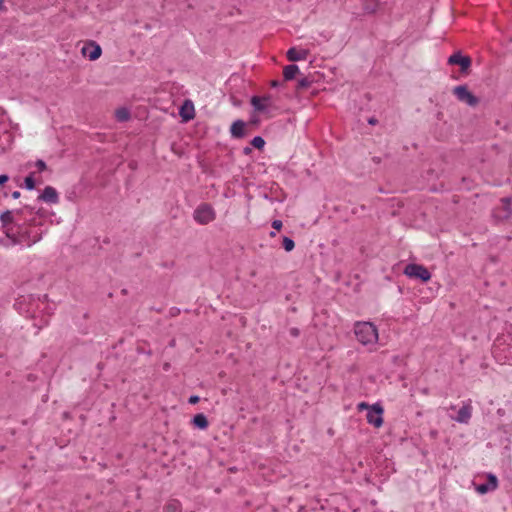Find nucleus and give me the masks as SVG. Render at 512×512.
<instances>
[{
  "label": "nucleus",
  "mask_w": 512,
  "mask_h": 512,
  "mask_svg": "<svg viewBox=\"0 0 512 512\" xmlns=\"http://www.w3.org/2000/svg\"><path fill=\"white\" fill-rule=\"evenodd\" d=\"M37 214H38V215H40V216H42V215H43V213H42V211H41V210H38V211H37Z\"/></svg>",
  "instance_id": "79ce46f5"
},
{
  "label": "nucleus",
  "mask_w": 512,
  "mask_h": 512,
  "mask_svg": "<svg viewBox=\"0 0 512 512\" xmlns=\"http://www.w3.org/2000/svg\"><path fill=\"white\" fill-rule=\"evenodd\" d=\"M252 124L257 125L259 123V119L257 117H253L250 121Z\"/></svg>",
  "instance_id": "58836bf2"
},
{
  "label": "nucleus",
  "mask_w": 512,
  "mask_h": 512,
  "mask_svg": "<svg viewBox=\"0 0 512 512\" xmlns=\"http://www.w3.org/2000/svg\"><path fill=\"white\" fill-rule=\"evenodd\" d=\"M497 488H498V479L492 473H489L487 475V481L485 483L475 485V490L479 494H482V495L486 494L488 492H492V491L496 490Z\"/></svg>",
  "instance_id": "0eeeda50"
},
{
  "label": "nucleus",
  "mask_w": 512,
  "mask_h": 512,
  "mask_svg": "<svg viewBox=\"0 0 512 512\" xmlns=\"http://www.w3.org/2000/svg\"><path fill=\"white\" fill-rule=\"evenodd\" d=\"M263 102L267 104V107L271 104L272 96L266 95L264 97H261Z\"/></svg>",
  "instance_id": "72a5a7b5"
},
{
  "label": "nucleus",
  "mask_w": 512,
  "mask_h": 512,
  "mask_svg": "<svg viewBox=\"0 0 512 512\" xmlns=\"http://www.w3.org/2000/svg\"><path fill=\"white\" fill-rule=\"evenodd\" d=\"M357 340L363 345L374 344L378 340V331L371 322H357L354 327Z\"/></svg>",
  "instance_id": "f257e3e1"
},
{
  "label": "nucleus",
  "mask_w": 512,
  "mask_h": 512,
  "mask_svg": "<svg viewBox=\"0 0 512 512\" xmlns=\"http://www.w3.org/2000/svg\"><path fill=\"white\" fill-rule=\"evenodd\" d=\"M297 73H299V67L296 64L287 65L283 70L284 80L294 79Z\"/></svg>",
  "instance_id": "2eb2a0df"
},
{
  "label": "nucleus",
  "mask_w": 512,
  "mask_h": 512,
  "mask_svg": "<svg viewBox=\"0 0 512 512\" xmlns=\"http://www.w3.org/2000/svg\"><path fill=\"white\" fill-rule=\"evenodd\" d=\"M199 400H200L199 396L191 395L188 399V403L194 405V404H197L199 402Z\"/></svg>",
  "instance_id": "c85d7f7f"
},
{
  "label": "nucleus",
  "mask_w": 512,
  "mask_h": 512,
  "mask_svg": "<svg viewBox=\"0 0 512 512\" xmlns=\"http://www.w3.org/2000/svg\"><path fill=\"white\" fill-rule=\"evenodd\" d=\"M82 52L84 55H87L90 60L94 61L101 56L102 49L98 44L92 42L90 47H84Z\"/></svg>",
  "instance_id": "ddd939ff"
},
{
  "label": "nucleus",
  "mask_w": 512,
  "mask_h": 512,
  "mask_svg": "<svg viewBox=\"0 0 512 512\" xmlns=\"http://www.w3.org/2000/svg\"><path fill=\"white\" fill-rule=\"evenodd\" d=\"M282 245H283V248L287 251V252H290L294 249L295 247V242L293 239L289 238V237H283V241H282Z\"/></svg>",
  "instance_id": "412c9836"
},
{
  "label": "nucleus",
  "mask_w": 512,
  "mask_h": 512,
  "mask_svg": "<svg viewBox=\"0 0 512 512\" xmlns=\"http://www.w3.org/2000/svg\"><path fill=\"white\" fill-rule=\"evenodd\" d=\"M9 180L8 175L2 174L0 175V185H4Z\"/></svg>",
  "instance_id": "f704fd0d"
},
{
  "label": "nucleus",
  "mask_w": 512,
  "mask_h": 512,
  "mask_svg": "<svg viewBox=\"0 0 512 512\" xmlns=\"http://www.w3.org/2000/svg\"><path fill=\"white\" fill-rule=\"evenodd\" d=\"M472 416V406L467 403L463 405L457 413V416L453 418L458 423L467 424Z\"/></svg>",
  "instance_id": "9d476101"
},
{
  "label": "nucleus",
  "mask_w": 512,
  "mask_h": 512,
  "mask_svg": "<svg viewBox=\"0 0 512 512\" xmlns=\"http://www.w3.org/2000/svg\"><path fill=\"white\" fill-rule=\"evenodd\" d=\"M377 122H378V120L376 118H374V117H371V118L368 119V123L370 125H375Z\"/></svg>",
  "instance_id": "c9c22d12"
},
{
  "label": "nucleus",
  "mask_w": 512,
  "mask_h": 512,
  "mask_svg": "<svg viewBox=\"0 0 512 512\" xmlns=\"http://www.w3.org/2000/svg\"><path fill=\"white\" fill-rule=\"evenodd\" d=\"M383 413L384 409L379 403L371 405L366 415L367 422L376 428L381 427L383 424Z\"/></svg>",
  "instance_id": "39448f33"
},
{
  "label": "nucleus",
  "mask_w": 512,
  "mask_h": 512,
  "mask_svg": "<svg viewBox=\"0 0 512 512\" xmlns=\"http://www.w3.org/2000/svg\"><path fill=\"white\" fill-rule=\"evenodd\" d=\"M180 313V309L177 307H172L169 311L171 317H175Z\"/></svg>",
  "instance_id": "2f4dec72"
},
{
  "label": "nucleus",
  "mask_w": 512,
  "mask_h": 512,
  "mask_svg": "<svg viewBox=\"0 0 512 512\" xmlns=\"http://www.w3.org/2000/svg\"><path fill=\"white\" fill-rule=\"evenodd\" d=\"M38 199L51 204H57L59 202L58 193L56 189L51 186H46Z\"/></svg>",
  "instance_id": "1a4fd4ad"
},
{
  "label": "nucleus",
  "mask_w": 512,
  "mask_h": 512,
  "mask_svg": "<svg viewBox=\"0 0 512 512\" xmlns=\"http://www.w3.org/2000/svg\"><path fill=\"white\" fill-rule=\"evenodd\" d=\"M280 85H281V83H280L279 81H277V80H273V81L271 82V86H272V87H278V86H280Z\"/></svg>",
  "instance_id": "e433bc0d"
},
{
  "label": "nucleus",
  "mask_w": 512,
  "mask_h": 512,
  "mask_svg": "<svg viewBox=\"0 0 512 512\" xmlns=\"http://www.w3.org/2000/svg\"><path fill=\"white\" fill-rule=\"evenodd\" d=\"M4 232L9 239L12 238V236L14 237L15 235V232L13 231V228L11 226H7V228H4Z\"/></svg>",
  "instance_id": "bb28decb"
},
{
  "label": "nucleus",
  "mask_w": 512,
  "mask_h": 512,
  "mask_svg": "<svg viewBox=\"0 0 512 512\" xmlns=\"http://www.w3.org/2000/svg\"><path fill=\"white\" fill-rule=\"evenodd\" d=\"M308 55V50H297L294 47L290 48L286 53L287 59L291 62L306 60Z\"/></svg>",
  "instance_id": "9b49d317"
},
{
  "label": "nucleus",
  "mask_w": 512,
  "mask_h": 512,
  "mask_svg": "<svg viewBox=\"0 0 512 512\" xmlns=\"http://www.w3.org/2000/svg\"><path fill=\"white\" fill-rule=\"evenodd\" d=\"M246 123L243 120H236L230 127V133L234 138H243L245 136Z\"/></svg>",
  "instance_id": "f8f14e48"
},
{
  "label": "nucleus",
  "mask_w": 512,
  "mask_h": 512,
  "mask_svg": "<svg viewBox=\"0 0 512 512\" xmlns=\"http://www.w3.org/2000/svg\"><path fill=\"white\" fill-rule=\"evenodd\" d=\"M194 220L201 225H206L215 219V211L209 204H201L194 211Z\"/></svg>",
  "instance_id": "f03ea898"
},
{
  "label": "nucleus",
  "mask_w": 512,
  "mask_h": 512,
  "mask_svg": "<svg viewBox=\"0 0 512 512\" xmlns=\"http://www.w3.org/2000/svg\"><path fill=\"white\" fill-rule=\"evenodd\" d=\"M283 224L281 220H273L272 222V228L275 230H280L282 228Z\"/></svg>",
  "instance_id": "cd10ccee"
},
{
  "label": "nucleus",
  "mask_w": 512,
  "mask_h": 512,
  "mask_svg": "<svg viewBox=\"0 0 512 512\" xmlns=\"http://www.w3.org/2000/svg\"><path fill=\"white\" fill-rule=\"evenodd\" d=\"M471 58L469 56H464L460 51L455 52L448 58V64L450 65H459L462 73H467L471 66Z\"/></svg>",
  "instance_id": "423d86ee"
},
{
  "label": "nucleus",
  "mask_w": 512,
  "mask_h": 512,
  "mask_svg": "<svg viewBox=\"0 0 512 512\" xmlns=\"http://www.w3.org/2000/svg\"><path fill=\"white\" fill-rule=\"evenodd\" d=\"M35 166L39 171H44L47 169L46 163L41 159L36 161Z\"/></svg>",
  "instance_id": "393cba45"
},
{
  "label": "nucleus",
  "mask_w": 512,
  "mask_h": 512,
  "mask_svg": "<svg viewBox=\"0 0 512 512\" xmlns=\"http://www.w3.org/2000/svg\"><path fill=\"white\" fill-rule=\"evenodd\" d=\"M251 145L257 149H262L265 145V140L261 136H255L251 141Z\"/></svg>",
  "instance_id": "5701e85b"
},
{
  "label": "nucleus",
  "mask_w": 512,
  "mask_h": 512,
  "mask_svg": "<svg viewBox=\"0 0 512 512\" xmlns=\"http://www.w3.org/2000/svg\"><path fill=\"white\" fill-rule=\"evenodd\" d=\"M289 334L292 336V337H298L299 334H300V331L298 328L296 327H293L289 330Z\"/></svg>",
  "instance_id": "7c9ffc66"
},
{
  "label": "nucleus",
  "mask_w": 512,
  "mask_h": 512,
  "mask_svg": "<svg viewBox=\"0 0 512 512\" xmlns=\"http://www.w3.org/2000/svg\"><path fill=\"white\" fill-rule=\"evenodd\" d=\"M116 118L120 122L129 120L130 112L126 108H120L116 110Z\"/></svg>",
  "instance_id": "aec40b11"
},
{
  "label": "nucleus",
  "mask_w": 512,
  "mask_h": 512,
  "mask_svg": "<svg viewBox=\"0 0 512 512\" xmlns=\"http://www.w3.org/2000/svg\"><path fill=\"white\" fill-rule=\"evenodd\" d=\"M270 236H271V237H274V236H275V232H273V231H272V232L270 233Z\"/></svg>",
  "instance_id": "37998d69"
},
{
  "label": "nucleus",
  "mask_w": 512,
  "mask_h": 512,
  "mask_svg": "<svg viewBox=\"0 0 512 512\" xmlns=\"http://www.w3.org/2000/svg\"><path fill=\"white\" fill-rule=\"evenodd\" d=\"M4 8V2L3 0H0V11Z\"/></svg>",
  "instance_id": "a19ab883"
},
{
  "label": "nucleus",
  "mask_w": 512,
  "mask_h": 512,
  "mask_svg": "<svg viewBox=\"0 0 512 512\" xmlns=\"http://www.w3.org/2000/svg\"><path fill=\"white\" fill-rule=\"evenodd\" d=\"M453 94L456 98L470 107H475L479 103V98L472 94L466 85H459L453 88Z\"/></svg>",
  "instance_id": "7ed1b4c3"
},
{
  "label": "nucleus",
  "mask_w": 512,
  "mask_h": 512,
  "mask_svg": "<svg viewBox=\"0 0 512 512\" xmlns=\"http://www.w3.org/2000/svg\"><path fill=\"white\" fill-rule=\"evenodd\" d=\"M24 183H25V188L27 190H33L35 188V181L33 179V174H30L29 176H27L25 178Z\"/></svg>",
  "instance_id": "b1692460"
},
{
  "label": "nucleus",
  "mask_w": 512,
  "mask_h": 512,
  "mask_svg": "<svg viewBox=\"0 0 512 512\" xmlns=\"http://www.w3.org/2000/svg\"><path fill=\"white\" fill-rule=\"evenodd\" d=\"M371 408V405H369L368 403L366 402H361L358 404V409L361 411V410H364L366 409L367 411H369V409Z\"/></svg>",
  "instance_id": "c756f323"
},
{
  "label": "nucleus",
  "mask_w": 512,
  "mask_h": 512,
  "mask_svg": "<svg viewBox=\"0 0 512 512\" xmlns=\"http://www.w3.org/2000/svg\"><path fill=\"white\" fill-rule=\"evenodd\" d=\"M311 83L312 82L307 77H304L298 80L296 88L297 90H304L310 87Z\"/></svg>",
  "instance_id": "4be33fe9"
},
{
  "label": "nucleus",
  "mask_w": 512,
  "mask_h": 512,
  "mask_svg": "<svg viewBox=\"0 0 512 512\" xmlns=\"http://www.w3.org/2000/svg\"><path fill=\"white\" fill-rule=\"evenodd\" d=\"M404 273L408 277L417 278L423 282H426L431 278V273L426 267L414 263L408 264L404 269Z\"/></svg>",
  "instance_id": "20e7f679"
},
{
  "label": "nucleus",
  "mask_w": 512,
  "mask_h": 512,
  "mask_svg": "<svg viewBox=\"0 0 512 512\" xmlns=\"http://www.w3.org/2000/svg\"><path fill=\"white\" fill-rule=\"evenodd\" d=\"M11 242L13 245H17V244H22L23 243V239H20L19 235H18V232L15 233L14 237L12 236V238H10Z\"/></svg>",
  "instance_id": "a878e982"
},
{
  "label": "nucleus",
  "mask_w": 512,
  "mask_h": 512,
  "mask_svg": "<svg viewBox=\"0 0 512 512\" xmlns=\"http://www.w3.org/2000/svg\"><path fill=\"white\" fill-rule=\"evenodd\" d=\"M501 201H502L503 211H504V215H502L501 217L505 218V219L509 218L512 214V211L510 208L511 198L505 197V198H502Z\"/></svg>",
  "instance_id": "6ab92c4d"
},
{
  "label": "nucleus",
  "mask_w": 512,
  "mask_h": 512,
  "mask_svg": "<svg viewBox=\"0 0 512 512\" xmlns=\"http://www.w3.org/2000/svg\"><path fill=\"white\" fill-rule=\"evenodd\" d=\"M163 512H181V504L178 500H170L163 508Z\"/></svg>",
  "instance_id": "a211bd4d"
},
{
  "label": "nucleus",
  "mask_w": 512,
  "mask_h": 512,
  "mask_svg": "<svg viewBox=\"0 0 512 512\" xmlns=\"http://www.w3.org/2000/svg\"><path fill=\"white\" fill-rule=\"evenodd\" d=\"M251 151H252V150H251V148H250V147H245V148H244V150H243L244 154H246V155L250 154V153H251Z\"/></svg>",
  "instance_id": "ea45409f"
},
{
  "label": "nucleus",
  "mask_w": 512,
  "mask_h": 512,
  "mask_svg": "<svg viewBox=\"0 0 512 512\" xmlns=\"http://www.w3.org/2000/svg\"><path fill=\"white\" fill-rule=\"evenodd\" d=\"M251 105L254 110L260 113L266 112L267 104L263 102L262 98L259 96H253L251 98Z\"/></svg>",
  "instance_id": "f3484780"
},
{
  "label": "nucleus",
  "mask_w": 512,
  "mask_h": 512,
  "mask_svg": "<svg viewBox=\"0 0 512 512\" xmlns=\"http://www.w3.org/2000/svg\"><path fill=\"white\" fill-rule=\"evenodd\" d=\"M180 115L185 121H188L193 118V114H186L183 110L180 112Z\"/></svg>",
  "instance_id": "473e14b6"
},
{
  "label": "nucleus",
  "mask_w": 512,
  "mask_h": 512,
  "mask_svg": "<svg viewBox=\"0 0 512 512\" xmlns=\"http://www.w3.org/2000/svg\"><path fill=\"white\" fill-rule=\"evenodd\" d=\"M18 235L20 239H23V243L31 246L41 239V234L33 233L27 229H24L21 225H18Z\"/></svg>",
  "instance_id": "6e6552de"
},
{
  "label": "nucleus",
  "mask_w": 512,
  "mask_h": 512,
  "mask_svg": "<svg viewBox=\"0 0 512 512\" xmlns=\"http://www.w3.org/2000/svg\"><path fill=\"white\" fill-rule=\"evenodd\" d=\"M0 221L3 228H7V226H10L14 223V212L10 210H6L0 215Z\"/></svg>",
  "instance_id": "dca6fc26"
},
{
  "label": "nucleus",
  "mask_w": 512,
  "mask_h": 512,
  "mask_svg": "<svg viewBox=\"0 0 512 512\" xmlns=\"http://www.w3.org/2000/svg\"><path fill=\"white\" fill-rule=\"evenodd\" d=\"M192 424L198 429L205 430L208 427L209 422L203 413H199L193 417Z\"/></svg>",
  "instance_id": "4468645a"
},
{
  "label": "nucleus",
  "mask_w": 512,
  "mask_h": 512,
  "mask_svg": "<svg viewBox=\"0 0 512 512\" xmlns=\"http://www.w3.org/2000/svg\"><path fill=\"white\" fill-rule=\"evenodd\" d=\"M12 197H13L14 199H18V198L20 197V192H19V191H14V192L12 193Z\"/></svg>",
  "instance_id": "4c0bfd02"
}]
</instances>
